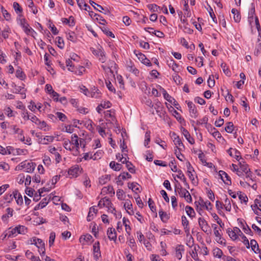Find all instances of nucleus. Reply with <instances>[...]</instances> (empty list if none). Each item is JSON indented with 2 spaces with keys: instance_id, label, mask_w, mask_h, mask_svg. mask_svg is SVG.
<instances>
[{
  "instance_id": "1",
  "label": "nucleus",
  "mask_w": 261,
  "mask_h": 261,
  "mask_svg": "<svg viewBox=\"0 0 261 261\" xmlns=\"http://www.w3.org/2000/svg\"><path fill=\"white\" fill-rule=\"evenodd\" d=\"M178 190V194L180 195L181 197H184L186 199V201L190 203L192 202V197L191 196L189 192V191L186 189H183L181 187V186H179V187H177V186H175V191H176V190Z\"/></svg>"
},
{
  "instance_id": "2",
  "label": "nucleus",
  "mask_w": 261,
  "mask_h": 261,
  "mask_svg": "<svg viewBox=\"0 0 261 261\" xmlns=\"http://www.w3.org/2000/svg\"><path fill=\"white\" fill-rule=\"evenodd\" d=\"M199 225L202 231L207 234L211 233L212 230L207 221L203 218L198 219Z\"/></svg>"
},
{
  "instance_id": "3",
  "label": "nucleus",
  "mask_w": 261,
  "mask_h": 261,
  "mask_svg": "<svg viewBox=\"0 0 261 261\" xmlns=\"http://www.w3.org/2000/svg\"><path fill=\"white\" fill-rule=\"evenodd\" d=\"M20 24L21 27L23 28L24 32L27 35H30L34 37L33 33H35L36 32L34 30L30 27L29 24L27 23L26 20L24 18L21 19L20 20Z\"/></svg>"
},
{
  "instance_id": "4",
  "label": "nucleus",
  "mask_w": 261,
  "mask_h": 261,
  "mask_svg": "<svg viewBox=\"0 0 261 261\" xmlns=\"http://www.w3.org/2000/svg\"><path fill=\"white\" fill-rule=\"evenodd\" d=\"M90 50L95 56L98 58L101 62L104 63L106 62L105 54L102 50L101 49H95L94 48H91Z\"/></svg>"
},
{
  "instance_id": "5",
  "label": "nucleus",
  "mask_w": 261,
  "mask_h": 261,
  "mask_svg": "<svg viewBox=\"0 0 261 261\" xmlns=\"http://www.w3.org/2000/svg\"><path fill=\"white\" fill-rule=\"evenodd\" d=\"M186 102L188 105L191 117L194 118H197L198 116V111L195 107V105H194L193 102L190 101H186Z\"/></svg>"
},
{
  "instance_id": "6",
  "label": "nucleus",
  "mask_w": 261,
  "mask_h": 261,
  "mask_svg": "<svg viewBox=\"0 0 261 261\" xmlns=\"http://www.w3.org/2000/svg\"><path fill=\"white\" fill-rule=\"evenodd\" d=\"M82 170V168H80L78 165H75L69 169L68 174L72 177H76Z\"/></svg>"
},
{
  "instance_id": "7",
  "label": "nucleus",
  "mask_w": 261,
  "mask_h": 261,
  "mask_svg": "<svg viewBox=\"0 0 261 261\" xmlns=\"http://www.w3.org/2000/svg\"><path fill=\"white\" fill-rule=\"evenodd\" d=\"M38 248V252L40 255L43 257L45 254V244L40 239H37L35 245Z\"/></svg>"
},
{
  "instance_id": "8",
  "label": "nucleus",
  "mask_w": 261,
  "mask_h": 261,
  "mask_svg": "<svg viewBox=\"0 0 261 261\" xmlns=\"http://www.w3.org/2000/svg\"><path fill=\"white\" fill-rule=\"evenodd\" d=\"M93 253L94 257L97 260L101 256V252L100 251L99 242L98 241L95 242L93 246Z\"/></svg>"
},
{
  "instance_id": "9",
  "label": "nucleus",
  "mask_w": 261,
  "mask_h": 261,
  "mask_svg": "<svg viewBox=\"0 0 261 261\" xmlns=\"http://www.w3.org/2000/svg\"><path fill=\"white\" fill-rule=\"evenodd\" d=\"M219 173L221 179L225 184L227 185H230L231 184L230 177L225 171L220 170Z\"/></svg>"
},
{
  "instance_id": "10",
  "label": "nucleus",
  "mask_w": 261,
  "mask_h": 261,
  "mask_svg": "<svg viewBox=\"0 0 261 261\" xmlns=\"http://www.w3.org/2000/svg\"><path fill=\"white\" fill-rule=\"evenodd\" d=\"M197 203H198V204H200L202 207H205L207 211H210L212 209L211 203L208 201H204L201 197L198 201H195V204H197Z\"/></svg>"
},
{
  "instance_id": "11",
  "label": "nucleus",
  "mask_w": 261,
  "mask_h": 261,
  "mask_svg": "<svg viewBox=\"0 0 261 261\" xmlns=\"http://www.w3.org/2000/svg\"><path fill=\"white\" fill-rule=\"evenodd\" d=\"M181 132L182 134L184 135L186 139L191 144H194L195 143V141L193 138L191 137V135L189 132L184 127H181Z\"/></svg>"
},
{
  "instance_id": "12",
  "label": "nucleus",
  "mask_w": 261,
  "mask_h": 261,
  "mask_svg": "<svg viewBox=\"0 0 261 261\" xmlns=\"http://www.w3.org/2000/svg\"><path fill=\"white\" fill-rule=\"evenodd\" d=\"M107 235L110 240L115 241L116 240L117 234L114 228H109L107 230Z\"/></svg>"
},
{
  "instance_id": "13",
  "label": "nucleus",
  "mask_w": 261,
  "mask_h": 261,
  "mask_svg": "<svg viewBox=\"0 0 261 261\" xmlns=\"http://www.w3.org/2000/svg\"><path fill=\"white\" fill-rule=\"evenodd\" d=\"M89 3L91 5H92L94 7V8L95 10H96L97 11H98L99 12H101V10H104L105 11V12H104L105 14H107V13H109V10L107 9H106L105 10L101 6H100V5L95 3L93 1H89Z\"/></svg>"
},
{
  "instance_id": "14",
  "label": "nucleus",
  "mask_w": 261,
  "mask_h": 261,
  "mask_svg": "<svg viewBox=\"0 0 261 261\" xmlns=\"http://www.w3.org/2000/svg\"><path fill=\"white\" fill-rule=\"evenodd\" d=\"M175 256L180 259L182 257V252L184 251V246L182 245H178L175 248Z\"/></svg>"
},
{
  "instance_id": "15",
  "label": "nucleus",
  "mask_w": 261,
  "mask_h": 261,
  "mask_svg": "<svg viewBox=\"0 0 261 261\" xmlns=\"http://www.w3.org/2000/svg\"><path fill=\"white\" fill-rule=\"evenodd\" d=\"M124 206L128 214H129L130 215L134 214V212L133 210V204H132L130 200H126L124 203Z\"/></svg>"
},
{
  "instance_id": "16",
  "label": "nucleus",
  "mask_w": 261,
  "mask_h": 261,
  "mask_svg": "<svg viewBox=\"0 0 261 261\" xmlns=\"http://www.w3.org/2000/svg\"><path fill=\"white\" fill-rule=\"evenodd\" d=\"M177 173L178 174L176 175L177 177L183 181L184 185L187 188L189 189V185L187 182L186 178L182 171L181 170H178Z\"/></svg>"
},
{
  "instance_id": "17",
  "label": "nucleus",
  "mask_w": 261,
  "mask_h": 261,
  "mask_svg": "<svg viewBox=\"0 0 261 261\" xmlns=\"http://www.w3.org/2000/svg\"><path fill=\"white\" fill-rule=\"evenodd\" d=\"M17 196V191L15 190L13 192L12 194H8L7 195H6L4 197V199L7 202L10 203L14 198L15 199H16Z\"/></svg>"
},
{
  "instance_id": "18",
  "label": "nucleus",
  "mask_w": 261,
  "mask_h": 261,
  "mask_svg": "<svg viewBox=\"0 0 261 261\" xmlns=\"http://www.w3.org/2000/svg\"><path fill=\"white\" fill-rule=\"evenodd\" d=\"M7 214L4 215L2 217V219L3 221H7L9 217L13 216V210L12 208L8 207L6 209Z\"/></svg>"
},
{
  "instance_id": "19",
  "label": "nucleus",
  "mask_w": 261,
  "mask_h": 261,
  "mask_svg": "<svg viewBox=\"0 0 261 261\" xmlns=\"http://www.w3.org/2000/svg\"><path fill=\"white\" fill-rule=\"evenodd\" d=\"M26 166L24 171L28 173H32L34 171L36 165L33 162H28Z\"/></svg>"
},
{
  "instance_id": "20",
  "label": "nucleus",
  "mask_w": 261,
  "mask_h": 261,
  "mask_svg": "<svg viewBox=\"0 0 261 261\" xmlns=\"http://www.w3.org/2000/svg\"><path fill=\"white\" fill-rule=\"evenodd\" d=\"M159 215L161 220L164 223L167 222L170 218L169 215L167 213L163 212L162 210H160L159 212Z\"/></svg>"
},
{
  "instance_id": "21",
  "label": "nucleus",
  "mask_w": 261,
  "mask_h": 261,
  "mask_svg": "<svg viewBox=\"0 0 261 261\" xmlns=\"http://www.w3.org/2000/svg\"><path fill=\"white\" fill-rule=\"evenodd\" d=\"M110 167L115 171H119L121 169L122 165L114 161H112L110 163Z\"/></svg>"
},
{
  "instance_id": "22",
  "label": "nucleus",
  "mask_w": 261,
  "mask_h": 261,
  "mask_svg": "<svg viewBox=\"0 0 261 261\" xmlns=\"http://www.w3.org/2000/svg\"><path fill=\"white\" fill-rule=\"evenodd\" d=\"M239 165L241 170L244 173L249 171L250 169L248 168V165L244 162V160L239 162Z\"/></svg>"
},
{
  "instance_id": "23",
  "label": "nucleus",
  "mask_w": 261,
  "mask_h": 261,
  "mask_svg": "<svg viewBox=\"0 0 261 261\" xmlns=\"http://www.w3.org/2000/svg\"><path fill=\"white\" fill-rule=\"evenodd\" d=\"M12 87L14 88V90L13 91V93H20L22 95H24V96H23L24 98L25 97V94L24 93H23L21 92V90L23 89V88L21 87V86H17L15 83H12Z\"/></svg>"
},
{
  "instance_id": "24",
  "label": "nucleus",
  "mask_w": 261,
  "mask_h": 261,
  "mask_svg": "<svg viewBox=\"0 0 261 261\" xmlns=\"http://www.w3.org/2000/svg\"><path fill=\"white\" fill-rule=\"evenodd\" d=\"M231 13L233 15V19L236 22H240L241 20V15L239 11L236 9H232L231 10Z\"/></svg>"
},
{
  "instance_id": "25",
  "label": "nucleus",
  "mask_w": 261,
  "mask_h": 261,
  "mask_svg": "<svg viewBox=\"0 0 261 261\" xmlns=\"http://www.w3.org/2000/svg\"><path fill=\"white\" fill-rule=\"evenodd\" d=\"M213 253L214 257H218L220 258L221 257L223 258V252L219 248H215L213 250Z\"/></svg>"
},
{
  "instance_id": "26",
  "label": "nucleus",
  "mask_w": 261,
  "mask_h": 261,
  "mask_svg": "<svg viewBox=\"0 0 261 261\" xmlns=\"http://www.w3.org/2000/svg\"><path fill=\"white\" fill-rule=\"evenodd\" d=\"M250 244V247H251L252 250L254 253H256V251H259V247L258 243L255 240H251Z\"/></svg>"
},
{
  "instance_id": "27",
  "label": "nucleus",
  "mask_w": 261,
  "mask_h": 261,
  "mask_svg": "<svg viewBox=\"0 0 261 261\" xmlns=\"http://www.w3.org/2000/svg\"><path fill=\"white\" fill-rule=\"evenodd\" d=\"M71 143L75 145L77 150L79 148L80 144L79 143L78 136L76 134H74L72 135Z\"/></svg>"
},
{
  "instance_id": "28",
  "label": "nucleus",
  "mask_w": 261,
  "mask_h": 261,
  "mask_svg": "<svg viewBox=\"0 0 261 261\" xmlns=\"http://www.w3.org/2000/svg\"><path fill=\"white\" fill-rule=\"evenodd\" d=\"M160 90H162L164 98L170 103H172L173 98L167 92L166 90L160 86Z\"/></svg>"
},
{
  "instance_id": "29",
  "label": "nucleus",
  "mask_w": 261,
  "mask_h": 261,
  "mask_svg": "<svg viewBox=\"0 0 261 261\" xmlns=\"http://www.w3.org/2000/svg\"><path fill=\"white\" fill-rule=\"evenodd\" d=\"M63 23L65 24H69L70 26H73L75 24L74 18L72 16H70L69 19L63 18L62 19Z\"/></svg>"
},
{
  "instance_id": "30",
  "label": "nucleus",
  "mask_w": 261,
  "mask_h": 261,
  "mask_svg": "<svg viewBox=\"0 0 261 261\" xmlns=\"http://www.w3.org/2000/svg\"><path fill=\"white\" fill-rule=\"evenodd\" d=\"M112 203L110 199L107 197L102 198V206L107 207L109 209L112 207Z\"/></svg>"
},
{
  "instance_id": "31",
  "label": "nucleus",
  "mask_w": 261,
  "mask_h": 261,
  "mask_svg": "<svg viewBox=\"0 0 261 261\" xmlns=\"http://www.w3.org/2000/svg\"><path fill=\"white\" fill-rule=\"evenodd\" d=\"M127 223H129V221L128 219H126L125 217L123 218V224L125 227V230L126 231V233H128L129 235L130 234V230L131 228L129 224H127Z\"/></svg>"
},
{
  "instance_id": "32",
  "label": "nucleus",
  "mask_w": 261,
  "mask_h": 261,
  "mask_svg": "<svg viewBox=\"0 0 261 261\" xmlns=\"http://www.w3.org/2000/svg\"><path fill=\"white\" fill-rule=\"evenodd\" d=\"M259 32L258 37L257 39V42L258 45L257 47H256L255 51L254 52L255 54L257 56L260 51L261 50V33Z\"/></svg>"
},
{
  "instance_id": "33",
  "label": "nucleus",
  "mask_w": 261,
  "mask_h": 261,
  "mask_svg": "<svg viewBox=\"0 0 261 261\" xmlns=\"http://www.w3.org/2000/svg\"><path fill=\"white\" fill-rule=\"evenodd\" d=\"M185 210L187 215L190 217L193 218L195 216V213L194 211V209L192 207L187 205L186 206Z\"/></svg>"
},
{
  "instance_id": "34",
  "label": "nucleus",
  "mask_w": 261,
  "mask_h": 261,
  "mask_svg": "<svg viewBox=\"0 0 261 261\" xmlns=\"http://www.w3.org/2000/svg\"><path fill=\"white\" fill-rule=\"evenodd\" d=\"M97 213V210L95 208V206H92L90 208L89 212L87 216V221H90L91 220V216H93V213L96 214Z\"/></svg>"
},
{
  "instance_id": "35",
  "label": "nucleus",
  "mask_w": 261,
  "mask_h": 261,
  "mask_svg": "<svg viewBox=\"0 0 261 261\" xmlns=\"http://www.w3.org/2000/svg\"><path fill=\"white\" fill-rule=\"evenodd\" d=\"M103 192H105L106 194H111L114 195L115 191L113 187L111 186H109L108 187H105L102 189Z\"/></svg>"
},
{
  "instance_id": "36",
  "label": "nucleus",
  "mask_w": 261,
  "mask_h": 261,
  "mask_svg": "<svg viewBox=\"0 0 261 261\" xmlns=\"http://www.w3.org/2000/svg\"><path fill=\"white\" fill-rule=\"evenodd\" d=\"M227 233L229 237L233 240H235L238 238V234H236V232L234 231L231 228H228L227 229Z\"/></svg>"
},
{
  "instance_id": "37",
  "label": "nucleus",
  "mask_w": 261,
  "mask_h": 261,
  "mask_svg": "<svg viewBox=\"0 0 261 261\" xmlns=\"http://www.w3.org/2000/svg\"><path fill=\"white\" fill-rule=\"evenodd\" d=\"M16 76L20 80H23L25 77V74L21 70V69L20 67H18V68L16 70Z\"/></svg>"
},
{
  "instance_id": "38",
  "label": "nucleus",
  "mask_w": 261,
  "mask_h": 261,
  "mask_svg": "<svg viewBox=\"0 0 261 261\" xmlns=\"http://www.w3.org/2000/svg\"><path fill=\"white\" fill-rule=\"evenodd\" d=\"M67 39L73 42L76 40V37L74 32H70L67 35Z\"/></svg>"
},
{
  "instance_id": "39",
  "label": "nucleus",
  "mask_w": 261,
  "mask_h": 261,
  "mask_svg": "<svg viewBox=\"0 0 261 261\" xmlns=\"http://www.w3.org/2000/svg\"><path fill=\"white\" fill-rule=\"evenodd\" d=\"M173 142L175 145H178V148H180V147H182L184 148H185L184 145L179 136H177L175 137L173 139Z\"/></svg>"
},
{
  "instance_id": "40",
  "label": "nucleus",
  "mask_w": 261,
  "mask_h": 261,
  "mask_svg": "<svg viewBox=\"0 0 261 261\" xmlns=\"http://www.w3.org/2000/svg\"><path fill=\"white\" fill-rule=\"evenodd\" d=\"M223 206L226 211L230 212L231 210L230 200L227 198H226L225 199V204H223Z\"/></svg>"
},
{
  "instance_id": "41",
  "label": "nucleus",
  "mask_w": 261,
  "mask_h": 261,
  "mask_svg": "<svg viewBox=\"0 0 261 261\" xmlns=\"http://www.w3.org/2000/svg\"><path fill=\"white\" fill-rule=\"evenodd\" d=\"M101 29L102 31L105 34H106L108 36H110L112 38L115 37L114 34L112 32H111L107 27L104 26V27H101Z\"/></svg>"
},
{
  "instance_id": "42",
  "label": "nucleus",
  "mask_w": 261,
  "mask_h": 261,
  "mask_svg": "<svg viewBox=\"0 0 261 261\" xmlns=\"http://www.w3.org/2000/svg\"><path fill=\"white\" fill-rule=\"evenodd\" d=\"M66 66L68 67V70L72 72H74V70H75V67L74 66L72 65V61L70 59H68L66 60Z\"/></svg>"
},
{
  "instance_id": "43",
  "label": "nucleus",
  "mask_w": 261,
  "mask_h": 261,
  "mask_svg": "<svg viewBox=\"0 0 261 261\" xmlns=\"http://www.w3.org/2000/svg\"><path fill=\"white\" fill-rule=\"evenodd\" d=\"M233 124L232 122L227 123V126L225 128V130L228 133H231L233 130Z\"/></svg>"
},
{
  "instance_id": "44",
  "label": "nucleus",
  "mask_w": 261,
  "mask_h": 261,
  "mask_svg": "<svg viewBox=\"0 0 261 261\" xmlns=\"http://www.w3.org/2000/svg\"><path fill=\"white\" fill-rule=\"evenodd\" d=\"M94 18H95V19H96L98 22L101 24L105 25V23L106 22V20L101 16L98 14H94Z\"/></svg>"
},
{
  "instance_id": "45",
  "label": "nucleus",
  "mask_w": 261,
  "mask_h": 261,
  "mask_svg": "<svg viewBox=\"0 0 261 261\" xmlns=\"http://www.w3.org/2000/svg\"><path fill=\"white\" fill-rule=\"evenodd\" d=\"M56 39V42L57 43L58 46L60 48L63 49L64 47V42L63 39L61 37H57Z\"/></svg>"
},
{
  "instance_id": "46",
  "label": "nucleus",
  "mask_w": 261,
  "mask_h": 261,
  "mask_svg": "<svg viewBox=\"0 0 261 261\" xmlns=\"http://www.w3.org/2000/svg\"><path fill=\"white\" fill-rule=\"evenodd\" d=\"M76 1L80 9H83V7H88L89 9H91L90 7L85 3L84 0H76Z\"/></svg>"
},
{
  "instance_id": "47",
  "label": "nucleus",
  "mask_w": 261,
  "mask_h": 261,
  "mask_svg": "<svg viewBox=\"0 0 261 261\" xmlns=\"http://www.w3.org/2000/svg\"><path fill=\"white\" fill-rule=\"evenodd\" d=\"M110 179V177L108 175H106L105 176H102L99 179V182L101 185L105 184Z\"/></svg>"
},
{
  "instance_id": "48",
  "label": "nucleus",
  "mask_w": 261,
  "mask_h": 261,
  "mask_svg": "<svg viewBox=\"0 0 261 261\" xmlns=\"http://www.w3.org/2000/svg\"><path fill=\"white\" fill-rule=\"evenodd\" d=\"M176 148L178 150V151H177V149H175V154H176L177 158L178 160H179L180 161H182V158H184V156L180 152V150H181V148H178L177 146H176Z\"/></svg>"
},
{
  "instance_id": "49",
  "label": "nucleus",
  "mask_w": 261,
  "mask_h": 261,
  "mask_svg": "<svg viewBox=\"0 0 261 261\" xmlns=\"http://www.w3.org/2000/svg\"><path fill=\"white\" fill-rule=\"evenodd\" d=\"M126 167L130 173H135V167L130 162H127V163L126 164Z\"/></svg>"
},
{
  "instance_id": "50",
  "label": "nucleus",
  "mask_w": 261,
  "mask_h": 261,
  "mask_svg": "<svg viewBox=\"0 0 261 261\" xmlns=\"http://www.w3.org/2000/svg\"><path fill=\"white\" fill-rule=\"evenodd\" d=\"M85 67L82 66H79V67L76 69V70H74L75 73L79 75H82L83 74L84 72H85Z\"/></svg>"
},
{
  "instance_id": "51",
  "label": "nucleus",
  "mask_w": 261,
  "mask_h": 261,
  "mask_svg": "<svg viewBox=\"0 0 261 261\" xmlns=\"http://www.w3.org/2000/svg\"><path fill=\"white\" fill-rule=\"evenodd\" d=\"M138 185L136 182H132L128 184V187L129 189H131L133 192H135L136 191H139V188L137 187V185Z\"/></svg>"
},
{
  "instance_id": "52",
  "label": "nucleus",
  "mask_w": 261,
  "mask_h": 261,
  "mask_svg": "<svg viewBox=\"0 0 261 261\" xmlns=\"http://www.w3.org/2000/svg\"><path fill=\"white\" fill-rule=\"evenodd\" d=\"M2 12L3 14L4 17L6 20H9L11 18L10 14L7 12V10H5L3 6L1 7Z\"/></svg>"
},
{
  "instance_id": "53",
  "label": "nucleus",
  "mask_w": 261,
  "mask_h": 261,
  "mask_svg": "<svg viewBox=\"0 0 261 261\" xmlns=\"http://www.w3.org/2000/svg\"><path fill=\"white\" fill-rule=\"evenodd\" d=\"M16 228H18L17 230L18 234H24L27 232V228L24 226L19 225L16 226Z\"/></svg>"
},
{
  "instance_id": "54",
  "label": "nucleus",
  "mask_w": 261,
  "mask_h": 261,
  "mask_svg": "<svg viewBox=\"0 0 261 261\" xmlns=\"http://www.w3.org/2000/svg\"><path fill=\"white\" fill-rule=\"evenodd\" d=\"M155 142L159 144L163 149H166L167 145L164 141L162 140L160 138L156 139Z\"/></svg>"
},
{
  "instance_id": "55",
  "label": "nucleus",
  "mask_w": 261,
  "mask_h": 261,
  "mask_svg": "<svg viewBox=\"0 0 261 261\" xmlns=\"http://www.w3.org/2000/svg\"><path fill=\"white\" fill-rule=\"evenodd\" d=\"M206 190L207 191V194L208 198L212 200V201H214L215 200V195L212 190L208 189V188H206Z\"/></svg>"
},
{
  "instance_id": "56",
  "label": "nucleus",
  "mask_w": 261,
  "mask_h": 261,
  "mask_svg": "<svg viewBox=\"0 0 261 261\" xmlns=\"http://www.w3.org/2000/svg\"><path fill=\"white\" fill-rule=\"evenodd\" d=\"M27 163L26 161H23L21 163H20L18 165H17L16 168V170H21L23 169H25L27 165Z\"/></svg>"
},
{
  "instance_id": "57",
  "label": "nucleus",
  "mask_w": 261,
  "mask_h": 261,
  "mask_svg": "<svg viewBox=\"0 0 261 261\" xmlns=\"http://www.w3.org/2000/svg\"><path fill=\"white\" fill-rule=\"evenodd\" d=\"M18 229L17 228H16V227L11 229V230H9L8 231V237L10 238V237H13V236H16L17 233V230Z\"/></svg>"
},
{
  "instance_id": "58",
  "label": "nucleus",
  "mask_w": 261,
  "mask_h": 261,
  "mask_svg": "<svg viewBox=\"0 0 261 261\" xmlns=\"http://www.w3.org/2000/svg\"><path fill=\"white\" fill-rule=\"evenodd\" d=\"M56 238V233L54 232H51L50 233L49 235V246H51L53 245L55 239Z\"/></svg>"
},
{
  "instance_id": "59",
  "label": "nucleus",
  "mask_w": 261,
  "mask_h": 261,
  "mask_svg": "<svg viewBox=\"0 0 261 261\" xmlns=\"http://www.w3.org/2000/svg\"><path fill=\"white\" fill-rule=\"evenodd\" d=\"M233 150L234 151V155L233 157L238 161H240V160H243L240 155L241 153L239 151L236 149H233Z\"/></svg>"
},
{
  "instance_id": "60",
  "label": "nucleus",
  "mask_w": 261,
  "mask_h": 261,
  "mask_svg": "<svg viewBox=\"0 0 261 261\" xmlns=\"http://www.w3.org/2000/svg\"><path fill=\"white\" fill-rule=\"evenodd\" d=\"M13 8L17 13H21L22 11V8H21L19 4L17 2H14L13 3Z\"/></svg>"
},
{
  "instance_id": "61",
  "label": "nucleus",
  "mask_w": 261,
  "mask_h": 261,
  "mask_svg": "<svg viewBox=\"0 0 261 261\" xmlns=\"http://www.w3.org/2000/svg\"><path fill=\"white\" fill-rule=\"evenodd\" d=\"M136 55L137 56L138 59L142 62L143 60H145V58H146V56L143 54L142 53L139 52V51L135 50L134 51Z\"/></svg>"
},
{
  "instance_id": "62",
  "label": "nucleus",
  "mask_w": 261,
  "mask_h": 261,
  "mask_svg": "<svg viewBox=\"0 0 261 261\" xmlns=\"http://www.w3.org/2000/svg\"><path fill=\"white\" fill-rule=\"evenodd\" d=\"M54 139V137L53 136H46L43 138V141L42 143L46 144L49 142H53Z\"/></svg>"
},
{
  "instance_id": "63",
  "label": "nucleus",
  "mask_w": 261,
  "mask_h": 261,
  "mask_svg": "<svg viewBox=\"0 0 261 261\" xmlns=\"http://www.w3.org/2000/svg\"><path fill=\"white\" fill-rule=\"evenodd\" d=\"M56 114L58 118L59 119V120L63 122L65 121V120L67 119V117L66 116V115L61 112H58L56 113Z\"/></svg>"
},
{
  "instance_id": "64",
  "label": "nucleus",
  "mask_w": 261,
  "mask_h": 261,
  "mask_svg": "<svg viewBox=\"0 0 261 261\" xmlns=\"http://www.w3.org/2000/svg\"><path fill=\"white\" fill-rule=\"evenodd\" d=\"M20 256L17 255L15 256H12L10 254H7L6 255V258L9 260H11L12 261H18V259H20Z\"/></svg>"
}]
</instances>
